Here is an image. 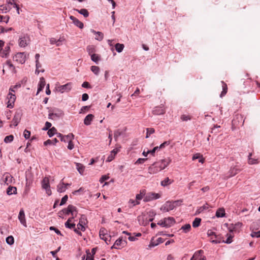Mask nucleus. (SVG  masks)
<instances>
[{
    "label": "nucleus",
    "mask_w": 260,
    "mask_h": 260,
    "mask_svg": "<svg viewBox=\"0 0 260 260\" xmlns=\"http://www.w3.org/2000/svg\"><path fill=\"white\" fill-rule=\"evenodd\" d=\"M26 54L24 52L17 53L13 56V60L18 63L23 64L26 60Z\"/></svg>",
    "instance_id": "nucleus-2"
},
{
    "label": "nucleus",
    "mask_w": 260,
    "mask_h": 260,
    "mask_svg": "<svg viewBox=\"0 0 260 260\" xmlns=\"http://www.w3.org/2000/svg\"><path fill=\"white\" fill-rule=\"evenodd\" d=\"M172 181H171L168 177L166 178L161 182V185L163 186H166L171 184Z\"/></svg>",
    "instance_id": "nucleus-37"
},
{
    "label": "nucleus",
    "mask_w": 260,
    "mask_h": 260,
    "mask_svg": "<svg viewBox=\"0 0 260 260\" xmlns=\"http://www.w3.org/2000/svg\"><path fill=\"white\" fill-rule=\"evenodd\" d=\"M74 139V135L72 133H70L67 135H64L63 137V138L62 139V142H69V141H73V140Z\"/></svg>",
    "instance_id": "nucleus-21"
},
{
    "label": "nucleus",
    "mask_w": 260,
    "mask_h": 260,
    "mask_svg": "<svg viewBox=\"0 0 260 260\" xmlns=\"http://www.w3.org/2000/svg\"><path fill=\"white\" fill-rule=\"evenodd\" d=\"M203 252L204 251L202 250H199L196 251L193 254V257H194L195 260L200 259L201 257V254H202Z\"/></svg>",
    "instance_id": "nucleus-33"
},
{
    "label": "nucleus",
    "mask_w": 260,
    "mask_h": 260,
    "mask_svg": "<svg viewBox=\"0 0 260 260\" xmlns=\"http://www.w3.org/2000/svg\"><path fill=\"white\" fill-rule=\"evenodd\" d=\"M86 252L87 254V257H86V260H94L93 256L91 255V253L89 251V250H87Z\"/></svg>",
    "instance_id": "nucleus-56"
},
{
    "label": "nucleus",
    "mask_w": 260,
    "mask_h": 260,
    "mask_svg": "<svg viewBox=\"0 0 260 260\" xmlns=\"http://www.w3.org/2000/svg\"><path fill=\"white\" fill-rule=\"evenodd\" d=\"M72 86L71 83H68L63 85H59L56 87V90L61 93L64 92H69L72 89Z\"/></svg>",
    "instance_id": "nucleus-6"
},
{
    "label": "nucleus",
    "mask_w": 260,
    "mask_h": 260,
    "mask_svg": "<svg viewBox=\"0 0 260 260\" xmlns=\"http://www.w3.org/2000/svg\"><path fill=\"white\" fill-rule=\"evenodd\" d=\"M47 134L49 137H51L55 134H57V129L54 127H53L48 130Z\"/></svg>",
    "instance_id": "nucleus-39"
},
{
    "label": "nucleus",
    "mask_w": 260,
    "mask_h": 260,
    "mask_svg": "<svg viewBox=\"0 0 260 260\" xmlns=\"http://www.w3.org/2000/svg\"><path fill=\"white\" fill-rule=\"evenodd\" d=\"M91 59L93 61L98 63L100 60V56L96 54H92L91 55Z\"/></svg>",
    "instance_id": "nucleus-36"
},
{
    "label": "nucleus",
    "mask_w": 260,
    "mask_h": 260,
    "mask_svg": "<svg viewBox=\"0 0 260 260\" xmlns=\"http://www.w3.org/2000/svg\"><path fill=\"white\" fill-rule=\"evenodd\" d=\"M87 51L89 54L90 55L92 54H94V52H95V47L93 45L88 46L87 47Z\"/></svg>",
    "instance_id": "nucleus-42"
},
{
    "label": "nucleus",
    "mask_w": 260,
    "mask_h": 260,
    "mask_svg": "<svg viewBox=\"0 0 260 260\" xmlns=\"http://www.w3.org/2000/svg\"><path fill=\"white\" fill-rule=\"evenodd\" d=\"M66 187L65 186V183L62 181V180L60 182V183L57 186V190L59 192H63L66 190Z\"/></svg>",
    "instance_id": "nucleus-16"
},
{
    "label": "nucleus",
    "mask_w": 260,
    "mask_h": 260,
    "mask_svg": "<svg viewBox=\"0 0 260 260\" xmlns=\"http://www.w3.org/2000/svg\"><path fill=\"white\" fill-rule=\"evenodd\" d=\"M159 162H155L148 168V172L151 174H156L164 169V167H159Z\"/></svg>",
    "instance_id": "nucleus-3"
},
{
    "label": "nucleus",
    "mask_w": 260,
    "mask_h": 260,
    "mask_svg": "<svg viewBox=\"0 0 260 260\" xmlns=\"http://www.w3.org/2000/svg\"><path fill=\"white\" fill-rule=\"evenodd\" d=\"M122 132L119 130L117 129L115 131H114V138L115 140V141H117L118 138L121 135Z\"/></svg>",
    "instance_id": "nucleus-49"
},
{
    "label": "nucleus",
    "mask_w": 260,
    "mask_h": 260,
    "mask_svg": "<svg viewBox=\"0 0 260 260\" xmlns=\"http://www.w3.org/2000/svg\"><path fill=\"white\" fill-rule=\"evenodd\" d=\"M207 235L208 236H214L215 237V238H216V239L215 240H212L211 241V242L213 243H215V244H217V243H220V238H219L218 236L216 234V233L214 232H213L212 230H208V232H207Z\"/></svg>",
    "instance_id": "nucleus-12"
},
{
    "label": "nucleus",
    "mask_w": 260,
    "mask_h": 260,
    "mask_svg": "<svg viewBox=\"0 0 260 260\" xmlns=\"http://www.w3.org/2000/svg\"><path fill=\"white\" fill-rule=\"evenodd\" d=\"M115 245L117 246H121L122 247H124L127 242L125 240H123L122 238H119L115 242Z\"/></svg>",
    "instance_id": "nucleus-18"
},
{
    "label": "nucleus",
    "mask_w": 260,
    "mask_h": 260,
    "mask_svg": "<svg viewBox=\"0 0 260 260\" xmlns=\"http://www.w3.org/2000/svg\"><path fill=\"white\" fill-rule=\"evenodd\" d=\"M165 112L164 109H162L161 107H156L153 111V114L156 115L163 114Z\"/></svg>",
    "instance_id": "nucleus-29"
},
{
    "label": "nucleus",
    "mask_w": 260,
    "mask_h": 260,
    "mask_svg": "<svg viewBox=\"0 0 260 260\" xmlns=\"http://www.w3.org/2000/svg\"><path fill=\"white\" fill-rule=\"evenodd\" d=\"M209 208L208 205L207 204H206L205 205H203V206L200 207L197 211H196V214H199L202 211H203L205 210H207Z\"/></svg>",
    "instance_id": "nucleus-41"
},
{
    "label": "nucleus",
    "mask_w": 260,
    "mask_h": 260,
    "mask_svg": "<svg viewBox=\"0 0 260 260\" xmlns=\"http://www.w3.org/2000/svg\"><path fill=\"white\" fill-rule=\"evenodd\" d=\"M145 193H144V191H140V193L136 195V199L137 200H141L142 199Z\"/></svg>",
    "instance_id": "nucleus-52"
},
{
    "label": "nucleus",
    "mask_w": 260,
    "mask_h": 260,
    "mask_svg": "<svg viewBox=\"0 0 260 260\" xmlns=\"http://www.w3.org/2000/svg\"><path fill=\"white\" fill-rule=\"evenodd\" d=\"M251 236L252 237L259 238L260 237V231L257 232H252L251 233Z\"/></svg>",
    "instance_id": "nucleus-60"
},
{
    "label": "nucleus",
    "mask_w": 260,
    "mask_h": 260,
    "mask_svg": "<svg viewBox=\"0 0 260 260\" xmlns=\"http://www.w3.org/2000/svg\"><path fill=\"white\" fill-rule=\"evenodd\" d=\"M76 211V207L72 205H69L67 208L63 209L60 212L59 214H61V213L66 215H69L71 214L74 216V212Z\"/></svg>",
    "instance_id": "nucleus-8"
},
{
    "label": "nucleus",
    "mask_w": 260,
    "mask_h": 260,
    "mask_svg": "<svg viewBox=\"0 0 260 260\" xmlns=\"http://www.w3.org/2000/svg\"><path fill=\"white\" fill-rule=\"evenodd\" d=\"M165 228H170L175 223V220L173 217H168L164 218Z\"/></svg>",
    "instance_id": "nucleus-11"
},
{
    "label": "nucleus",
    "mask_w": 260,
    "mask_h": 260,
    "mask_svg": "<svg viewBox=\"0 0 260 260\" xmlns=\"http://www.w3.org/2000/svg\"><path fill=\"white\" fill-rule=\"evenodd\" d=\"M158 149V146H156V147H154L152 150H148L147 151V153H150L152 155L154 156V154H155V152L156 150H157Z\"/></svg>",
    "instance_id": "nucleus-62"
},
{
    "label": "nucleus",
    "mask_w": 260,
    "mask_h": 260,
    "mask_svg": "<svg viewBox=\"0 0 260 260\" xmlns=\"http://www.w3.org/2000/svg\"><path fill=\"white\" fill-rule=\"evenodd\" d=\"M45 80L43 77H41L40 80V82L38 85L37 94H38L41 91H42L45 86Z\"/></svg>",
    "instance_id": "nucleus-15"
},
{
    "label": "nucleus",
    "mask_w": 260,
    "mask_h": 260,
    "mask_svg": "<svg viewBox=\"0 0 260 260\" xmlns=\"http://www.w3.org/2000/svg\"><path fill=\"white\" fill-rule=\"evenodd\" d=\"M21 83H17L16 85L14 86H12L10 88V91L12 92H15V90L20 88L21 87Z\"/></svg>",
    "instance_id": "nucleus-47"
},
{
    "label": "nucleus",
    "mask_w": 260,
    "mask_h": 260,
    "mask_svg": "<svg viewBox=\"0 0 260 260\" xmlns=\"http://www.w3.org/2000/svg\"><path fill=\"white\" fill-rule=\"evenodd\" d=\"M169 162H167L165 159L161 160L160 162H159V167H164V169L168 166Z\"/></svg>",
    "instance_id": "nucleus-55"
},
{
    "label": "nucleus",
    "mask_w": 260,
    "mask_h": 260,
    "mask_svg": "<svg viewBox=\"0 0 260 260\" xmlns=\"http://www.w3.org/2000/svg\"><path fill=\"white\" fill-rule=\"evenodd\" d=\"M227 239L226 241L223 240V242L227 243V244H230L232 242V239L233 238V236L231 234H226Z\"/></svg>",
    "instance_id": "nucleus-44"
},
{
    "label": "nucleus",
    "mask_w": 260,
    "mask_h": 260,
    "mask_svg": "<svg viewBox=\"0 0 260 260\" xmlns=\"http://www.w3.org/2000/svg\"><path fill=\"white\" fill-rule=\"evenodd\" d=\"M4 176H5V182L6 183L8 184L12 182L13 177L10 174L7 173Z\"/></svg>",
    "instance_id": "nucleus-32"
},
{
    "label": "nucleus",
    "mask_w": 260,
    "mask_h": 260,
    "mask_svg": "<svg viewBox=\"0 0 260 260\" xmlns=\"http://www.w3.org/2000/svg\"><path fill=\"white\" fill-rule=\"evenodd\" d=\"M58 142V141L56 138H55L52 140L49 139V140L45 141L44 143V144L45 146H46L47 145H51V144L55 145Z\"/></svg>",
    "instance_id": "nucleus-34"
},
{
    "label": "nucleus",
    "mask_w": 260,
    "mask_h": 260,
    "mask_svg": "<svg viewBox=\"0 0 260 260\" xmlns=\"http://www.w3.org/2000/svg\"><path fill=\"white\" fill-rule=\"evenodd\" d=\"M9 20V17L8 16H3L0 15V22H4L7 23Z\"/></svg>",
    "instance_id": "nucleus-51"
},
{
    "label": "nucleus",
    "mask_w": 260,
    "mask_h": 260,
    "mask_svg": "<svg viewBox=\"0 0 260 260\" xmlns=\"http://www.w3.org/2000/svg\"><path fill=\"white\" fill-rule=\"evenodd\" d=\"M94 115L90 114L87 115L84 120V123L86 125H89L91 124V121L93 120Z\"/></svg>",
    "instance_id": "nucleus-14"
},
{
    "label": "nucleus",
    "mask_w": 260,
    "mask_h": 260,
    "mask_svg": "<svg viewBox=\"0 0 260 260\" xmlns=\"http://www.w3.org/2000/svg\"><path fill=\"white\" fill-rule=\"evenodd\" d=\"M252 154L250 153L248 155V164L249 165H254L258 164L259 161L256 158H252Z\"/></svg>",
    "instance_id": "nucleus-23"
},
{
    "label": "nucleus",
    "mask_w": 260,
    "mask_h": 260,
    "mask_svg": "<svg viewBox=\"0 0 260 260\" xmlns=\"http://www.w3.org/2000/svg\"><path fill=\"white\" fill-rule=\"evenodd\" d=\"M91 32L96 35L95 39L101 41L104 38V34L100 31H96L93 29H91Z\"/></svg>",
    "instance_id": "nucleus-17"
},
{
    "label": "nucleus",
    "mask_w": 260,
    "mask_h": 260,
    "mask_svg": "<svg viewBox=\"0 0 260 260\" xmlns=\"http://www.w3.org/2000/svg\"><path fill=\"white\" fill-rule=\"evenodd\" d=\"M200 158L199 161L200 162L203 163L204 160L203 158H200V155L199 154H196L194 155L192 157V160H195L196 159Z\"/></svg>",
    "instance_id": "nucleus-53"
},
{
    "label": "nucleus",
    "mask_w": 260,
    "mask_h": 260,
    "mask_svg": "<svg viewBox=\"0 0 260 260\" xmlns=\"http://www.w3.org/2000/svg\"><path fill=\"white\" fill-rule=\"evenodd\" d=\"M146 131H147V133H146V138H148L149 137V136L151 134L154 133L155 129L153 128H147Z\"/></svg>",
    "instance_id": "nucleus-45"
},
{
    "label": "nucleus",
    "mask_w": 260,
    "mask_h": 260,
    "mask_svg": "<svg viewBox=\"0 0 260 260\" xmlns=\"http://www.w3.org/2000/svg\"><path fill=\"white\" fill-rule=\"evenodd\" d=\"M7 193L8 195H11L13 194H16L17 193V188L14 186H10L7 190Z\"/></svg>",
    "instance_id": "nucleus-24"
},
{
    "label": "nucleus",
    "mask_w": 260,
    "mask_h": 260,
    "mask_svg": "<svg viewBox=\"0 0 260 260\" xmlns=\"http://www.w3.org/2000/svg\"><path fill=\"white\" fill-rule=\"evenodd\" d=\"M6 241L7 243L10 245H12V244H14V239L12 236H8L6 238Z\"/></svg>",
    "instance_id": "nucleus-43"
},
{
    "label": "nucleus",
    "mask_w": 260,
    "mask_h": 260,
    "mask_svg": "<svg viewBox=\"0 0 260 260\" xmlns=\"http://www.w3.org/2000/svg\"><path fill=\"white\" fill-rule=\"evenodd\" d=\"M22 115V113L21 110H18L15 112L12 121L14 126H17L18 124L21 119Z\"/></svg>",
    "instance_id": "nucleus-7"
},
{
    "label": "nucleus",
    "mask_w": 260,
    "mask_h": 260,
    "mask_svg": "<svg viewBox=\"0 0 260 260\" xmlns=\"http://www.w3.org/2000/svg\"><path fill=\"white\" fill-rule=\"evenodd\" d=\"M165 204L169 211L173 210L175 207V205H174V203L168 201Z\"/></svg>",
    "instance_id": "nucleus-46"
},
{
    "label": "nucleus",
    "mask_w": 260,
    "mask_h": 260,
    "mask_svg": "<svg viewBox=\"0 0 260 260\" xmlns=\"http://www.w3.org/2000/svg\"><path fill=\"white\" fill-rule=\"evenodd\" d=\"M70 18L71 20H72L73 23L77 26V27H79L80 28H82L84 26L83 23L79 21L78 19L75 18L73 16H70Z\"/></svg>",
    "instance_id": "nucleus-13"
},
{
    "label": "nucleus",
    "mask_w": 260,
    "mask_h": 260,
    "mask_svg": "<svg viewBox=\"0 0 260 260\" xmlns=\"http://www.w3.org/2000/svg\"><path fill=\"white\" fill-rule=\"evenodd\" d=\"M159 193H156L155 192H150L146 194L144 199L145 202H150L153 200L159 199L160 197Z\"/></svg>",
    "instance_id": "nucleus-4"
},
{
    "label": "nucleus",
    "mask_w": 260,
    "mask_h": 260,
    "mask_svg": "<svg viewBox=\"0 0 260 260\" xmlns=\"http://www.w3.org/2000/svg\"><path fill=\"white\" fill-rule=\"evenodd\" d=\"M51 125H52V124L50 122L47 121L45 123V126L42 129L43 131L49 130L50 129V128L51 127Z\"/></svg>",
    "instance_id": "nucleus-57"
},
{
    "label": "nucleus",
    "mask_w": 260,
    "mask_h": 260,
    "mask_svg": "<svg viewBox=\"0 0 260 260\" xmlns=\"http://www.w3.org/2000/svg\"><path fill=\"white\" fill-rule=\"evenodd\" d=\"M42 186L44 189H47L50 188L49 180L47 177L43 179L42 181Z\"/></svg>",
    "instance_id": "nucleus-22"
},
{
    "label": "nucleus",
    "mask_w": 260,
    "mask_h": 260,
    "mask_svg": "<svg viewBox=\"0 0 260 260\" xmlns=\"http://www.w3.org/2000/svg\"><path fill=\"white\" fill-rule=\"evenodd\" d=\"M12 29H13V28L12 27H10V28L6 29L5 27H4L3 26H0V33H4L5 32H8L10 30H12Z\"/></svg>",
    "instance_id": "nucleus-54"
},
{
    "label": "nucleus",
    "mask_w": 260,
    "mask_h": 260,
    "mask_svg": "<svg viewBox=\"0 0 260 260\" xmlns=\"http://www.w3.org/2000/svg\"><path fill=\"white\" fill-rule=\"evenodd\" d=\"M201 221V219L200 218H196L192 222V226L193 228H197L200 226Z\"/></svg>",
    "instance_id": "nucleus-38"
},
{
    "label": "nucleus",
    "mask_w": 260,
    "mask_h": 260,
    "mask_svg": "<svg viewBox=\"0 0 260 260\" xmlns=\"http://www.w3.org/2000/svg\"><path fill=\"white\" fill-rule=\"evenodd\" d=\"M13 139H14V137L13 135H9V136H6L5 138L4 142L5 143H10V142H11L13 140Z\"/></svg>",
    "instance_id": "nucleus-48"
},
{
    "label": "nucleus",
    "mask_w": 260,
    "mask_h": 260,
    "mask_svg": "<svg viewBox=\"0 0 260 260\" xmlns=\"http://www.w3.org/2000/svg\"><path fill=\"white\" fill-rule=\"evenodd\" d=\"M18 219L20 223L24 226L26 227L25 215L24 210L23 209H21L19 211V213L18 215Z\"/></svg>",
    "instance_id": "nucleus-10"
},
{
    "label": "nucleus",
    "mask_w": 260,
    "mask_h": 260,
    "mask_svg": "<svg viewBox=\"0 0 260 260\" xmlns=\"http://www.w3.org/2000/svg\"><path fill=\"white\" fill-rule=\"evenodd\" d=\"M118 151H119V149L117 148L113 149L111 151L110 155H109V157H108L107 161H112L114 159L115 155L117 154V153L118 152Z\"/></svg>",
    "instance_id": "nucleus-26"
},
{
    "label": "nucleus",
    "mask_w": 260,
    "mask_h": 260,
    "mask_svg": "<svg viewBox=\"0 0 260 260\" xmlns=\"http://www.w3.org/2000/svg\"><path fill=\"white\" fill-rule=\"evenodd\" d=\"M7 98L9 100L8 102L7 107L9 108H12L14 107V102L16 100V96L14 94L10 92L8 94Z\"/></svg>",
    "instance_id": "nucleus-9"
},
{
    "label": "nucleus",
    "mask_w": 260,
    "mask_h": 260,
    "mask_svg": "<svg viewBox=\"0 0 260 260\" xmlns=\"http://www.w3.org/2000/svg\"><path fill=\"white\" fill-rule=\"evenodd\" d=\"M74 10L77 11L80 14L83 15L84 17H87L89 16V13L88 11L85 9H82L81 10L75 9Z\"/></svg>",
    "instance_id": "nucleus-28"
},
{
    "label": "nucleus",
    "mask_w": 260,
    "mask_h": 260,
    "mask_svg": "<svg viewBox=\"0 0 260 260\" xmlns=\"http://www.w3.org/2000/svg\"><path fill=\"white\" fill-rule=\"evenodd\" d=\"M191 230V225L190 224H186L183 225L180 229V230H182L183 232L184 233H188Z\"/></svg>",
    "instance_id": "nucleus-27"
},
{
    "label": "nucleus",
    "mask_w": 260,
    "mask_h": 260,
    "mask_svg": "<svg viewBox=\"0 0 260 260\" xmlns=\"http://www.w3.org/2000/svg\"><path fill=\"white\" fill-rule=\"evenodd\" d=\"M68 199V197L67 195H65L62 199L59 204L60 206H62L66 204Z\"/></svg>",
    "instance_id": "nucleus-61"
},
{
    "label": "nucleus",
    "mask_w": 260,
    "mask_h": 260,
    "mask_svg": "<svg viewBox=\"0 0 260 260\" xmlns=\"http://www.w3.org/2000/svg\"><path fill=\"white\" fill-rule=\"evenodd\" d=\"M49 229L51 231H54V232H55V233L56 234H57L58 235H60V236H62V235L61 233V232L57 229L55 228L54 226H50Z\"/></svg>",
    "instance_id": "nucleus-59"
},
{
    "label": "nucleus",
    "mask_w": 260,
    "mask_h": 260,
    "mask_svg": "<svg viewBox=\"0 0 260 260\" xmlns=\"http://www.w3.org/2000/svg\"><path fill=\"white\" fill-rule=\"evenodd\" d=\"M225 215V211L223 208H219L216 212V216L217 217H222Z\"/></svg>",
    "instance_id": "nucleus-30"
},
{
    "label": "nucleus",
    "mask_w": 260,
    "mask_h": 260,
    "mask_svg": "<svg viewBox=\"0 0 260 260\" xmlns=\"http://www.w3.org/2000/svg\"><path fill=\"white\" fill-rule=\"evenodd\" d=\"M100 237L108 244V241H110L111 236L107 233V230L105 228H101L100 230Z\"/></svg>",
    "instance_id": "nucleus-5"
},
{
    "label": "nucleus",
    "mask_w": 260,
    "mask_h": 260,
    "mask_svg": "<svg viewBox=\"0 0 260 260\" xmlns=\"http://www.w3.org/2000/svg\"><path fill=\"white\" fill-rule=\"evenodd\" d=\"M240 171V169L237 167L231 168L229 171V177H232L236 175Z\"/></svg>",
    "instance_id": "nucleus-19"
},
{
    "label": "nucleus",
    "mask_w": 260,
    "mask_h": 260,
    "mask_svg": "<svg viewBox=\"0 0 260 260\" xmlns=\"http://www.w3.org/2000/svg\"><path fill=\"white\" fill-rule=\"evenodd\" d=\"M221 83L222 84V91L220 94V97L225 95L228 91L227 85L223 81H221Z\"/></svg>",
    "instance_id": "nucleus-31"
},
{
    "label": "nucleus",
    "mask_w": 260,
    "mask_h": 260,
    "mask_svg": "<svg viewBox=\"0 0 260 260\" xmlns=\"http://www.w3.org/2000/svg\"><path fill=\"white\" fill-rule=\"evenodd\" d=\"M30 41L29 37L27 35H23L19 38L18 43L20 47H25Z\"/></svg>",
    "instance_id": "nucleus-1"
},
{
    "label": "nucleus",
    "mask_w": 260,
    "mask_h": 260,
    "mask_svg": "<svg viewBox=\"0 0 260 260\" xmlns=\"http://www.w3.org/2000/svg\"><path fill=\"white\" fill-rule=\"evenodd\" d=\"M65 226L67 228H69V229H72L75 228V224L74 223H69V222H66Z\"/></svg>",
    "instance_id": "nucleus-58"
},
{
    "label": "nucleus",
    "mask_w": 260,
    "mask_h": 260,
    "mask_svg": "<svg viewBox=\"0 0 260 260\" xmlns=\"http://www.w3.org/2000/svg\"><path fill=\"white\" fill-rule=\"evenodd\" d=\"M10 48L9 46H6L4 49L0 51V56L2 57H7V55L9 53Z\"/></svg>",
    "instance_id": "nucleus-20"
},
{
    "label": "nucleus",
    "mask_w": 260,
    "mask_h": 260,
    "mask_svg": "<svg viewBox=\"0 0 260 260\" xmlns=\"http://www.w3.org/2000/svg\"><path fill=\"white\" fill-rule=\"evenodd\" d=\"M23 135L25 139H28L30 135V131H27V129H25L23 133Z\"/></svg>",
    "instance_id": "nucleus-64"
},
{
    "label": "nucleus",
    "mask_w": 260,
    "mask_h": 260,
    "mask_svg": "<svg viewBox=\"0 0 260 260\" xmlns=\"http://www.w3.org/2000/svg\"><path fill=\"white\" fill-rule=\"evenodd\" d=\"M65 39L63 37H60L59 39L56 40V45L57 46H60L62 45L61 42L64 41Z\"/></svg>",
    "instance_id": "nucleus-63"
},
{
    "label": "nucleus",
    "mask_w": 260,
    "mask_h": 260,
    "mask_svg": "<svg viewBox=\"0 0 260 260\" xmlns=\"http://www.w3.org/2000/svg\"><path fill=\"white\" fill-rule=\"evenodd\" d=\"M91 70L95 74L98 75L100 72V68L98 66H91Z\"/></svg>",
    "instance_id": "nucleus-50"
},
{
    "label": "nucleus",
    "mask_w": 260,
    "mask_h": 260,
    "mask_svg": "<svg viewBox=\"0 0 260 260\" xmlns=\"http://www.w3.org/2000/svg\"><path fill=\"white\" fill-rule=\"evenodd\" d=\"M86 224V222L79 221V223L77 224L78 229H80L81 231L84 232L85 230V228L84 226Z\"/></svg>",
    "instance_id": "nucleus-35"
},
{
    "label": "nucleus",
    "mask_w": 260,
    "mask_h": 260,
    "mask_svg": "<svg viewBox=\"0 0 260 260\" xmlns=\"http://www.w3.org/2000/svg\"><path fill=\"white\" fill-rule=\"evenodd\" d=\"M76 169L78 170V171L79 172V173L80 174L82 175L84 171L85 167L82 164H81L80 163H78V162L76 163Z\"/></svg>",
    "instance_id": "nucleus-25"
},
{
    "label": "nucleus",
    "mask_w": 260,
    "mask_h": 260,
    "mask_svg": "<svg viewBox=\"0 0 260 260\" xmlns=\"http://www.w3.org/2000/svg\"><path fill=\"white\" fill-rule=\"evenodd\" d=\"M115 49L116 50L120 53L121 52H122V51L123 50V48H124V45L122 44H119V43H117L115 46Z\"/></svg>",
    "instance_id": "nucleus-40"
}]
</instances>
